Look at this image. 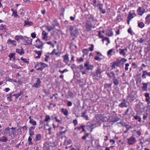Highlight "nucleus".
I'll use <instances>...</instances> for the list:
<instances>
[{"mask_svg":"<svg viewBox=\"0 0 150 150\" xmlns=\"http://www.w3.org/2000/svg\"><path fill=\"white\" fill-rule=\"evenodd\" d=\"M112 51V49H111L108 50L107 52V54L108 55H111V52Z\"/></svg>","mask_w":150,"mask_h":150,"instance_id":"69168bd1","label":"nucleus"},{"mask_svg":"<svg viewBox=\"0 0 150 150\" xmlns=\"http://www.w3.org/2000/svg\"><path fill=\"white\" fill-rule=\"evenodd\" d=\"M96 127V124H91V123L89 122H88L87 124V125L86 127H87L88 128L89 127L90 129H91L92 127H93V128L95 127Z\"/></svg>","mask_w":150,"mask_h":150,"instance_id":"4468645a","label":"nucleus"},{"mask_svg":"<svg viewBox=\"0 0 150 150\" xmlns=\"http://www.w3.org/2000/svg\"><path fill=\"white\" fill-rule=\"evenodd\" d=\"M113 82V83L115 85H117L119 83L118 80L115 79V77L113 78L112 80Z\"/></svg>","mask_w":150,"mask_h":150,"instance_id":"4c0bfd02","label":"nucleus"},{"mask_svg":"<svg viewBox=\"0 0 150 150\" xmlns=\"http://www.w3.org/2000/svg\"><path fill=\"white\" fill-rule=\"evenodd\" d=\"M50 119V117L49 115H46L45 116V122H47Z\"/></svg>","mask_w":150,"mask_h":150,"instance_id":"8fccbe9b","label":"nucleus"},{"mask_svg":"<svg viewBox=\"0 0 150 150\" xmlns=\"http://www.w3.org/2000/svg\"><path fill=\"white\" fill-rule=\"evenodd\" d=\"M113 34V33L112 32V29L111 28L108 30L106 31L105 33V35L109 37L111 36Z\"/></svg>","mask_w":150,"mask_h":150,"instance_id":"ddd939ff","label":"nucleus"},{"mask_svg":"<svg viewBox=\"0 0 150 150\" xmlns=\"http://www.w3.org/2000/svg\"><path fill=\"white\" fill-rule=\"evenodd\" d=\"M32 137H31L30 136L29 137L28 139V145H31L33 144V143L32 142Z\"/></svg>","mask_w":150,"mask_h":150,"instance_id":"c756f323","label":"nucleus"},{"mask_svg":"<svg viewBox=\"0 0 150 150\" xmlns=\"http://www.w3.org/2000/svg\"><path fill=\"white\" fill-rule=\"evenodd\" d=\"M127 143L129 145H132L135 144L136 142V138L133 136H131L127 139Z\"/></svg>","mask_w":150,"mask_h":150,"instance_id":"20e7f679","label":"nucleus"},{"mask_svg":"<svg viewBox=\"0 0 150 150\" xmlns=\"http://www.w3.org/2000/svg\"><path fill=\"white\" fill-rule=\"evenodd\" d=\"M145 97H146V100L147 102L148 103H150V102L149 101L150 99L149 94V93H146L145 94Z\"/></svg>","mask_w":150,"mask_h":150,"instance_id":"412c9836","label":"nucleus"},{"mask_svg":"<svg viewBox=\"0 0 150 150\" xmlns=\"http://www.w3.org/2000/svg\"><path fill=\"white\" fill-rule=\"evenodd\" d=\"M63 57L64 58V62L67 64L69 61L68 54H66Z\"/></svg>","mask_w":150,"mask_h":150,"instance_id":"aec40b11","label":"nucleus"},{"mask_svg":"<svg viewBox=\"0 0 150 150\" xmlns=\"http://www.w3.org/2000/svg\"><path fill=\"white\" fill-rule=\"evenodd\" d=\"M61 111L65 116H67L68 115V111L67 109L62 108L61 110Z\"/></svg>","mask_w":150,"mask_h":150,"instance_id":"4be33fe9","label":"nucleus"},{"mask_svg":"<svg viewBox=\"0 0 150 150\" xmlns=\"http://www.w3.org/2000/svg\"><path fill=\"white\" fill-rule=\"evenodd\" d=\"M127 102L125 99H123L122 102L119 105V107L122 108L123 107H127Z\"/></svg>","mask_w":150,"mask_h":150,"instance_id":"1a4fd4ad","label":"nucleus"},{"mask_svg":"<svg viewBox=\"0 0 150 150\" xmlns=\"http://www.w3.org/2000/svg\"><path fill=\"white\" fill-rule=\"evenodd\" d=\"M88 50L87 49H84L82 50V52L83 53V56L84 57L85 55H87L88 52Z\"/></svg>","mask_w":150,"mask_h":150,"instance_id":"72a5a7b5","label":"nucleus"},{"mask_svg":"<svg viewBox=\"0 0 150 150\" xmlns=\"http://www.w3.org/2000/svg\"><path fill=\"white\" fill-rule=\"evenodd\" d=\"M142 84L143 85V86L142 87V91H146L147 90L148 86L147 83H143Z\"/></svg>","mask_w":150,"mask_h":150,"instance_id":"6ab92c4d","label":"nucleus"},{"mask_svg":"<svg viewBox=\"0 0 150 150\" xmlns=\"http://www.w3.org/2000/svg\"><path fill=\"white\" fill-rule=\"evenodd\" d=\"M122 126L125 127L127 129V131H128L129 129L132 128L131 126L128 125L126 124L125 122H122L120 123Z\"/></svg>","mask_w":150,"mask_h":150,"instance_id":"f3484780","label":"nucleus"},{"mask_svg":"<svg viewBox=\"0 0 150 150\" xmlns=\"http://www.w3.org/2000/svg\"><path fill=\"white\" fill-rule=\"evenodd\" d=\"M8 140V139L5 137L3 136L2 138L0 139V141L5 142Z\"/></svg>","mask_w":150,"mask_h":150,"instance_id":"ea45409f","label":"nucleus"},{"mask_svg":"<svg viewBox=\"0 0 150 150\" xmlns=\"http://www.w3.org/2000/svg\"><path fill=\"white\" fill-rule=\"evenodd\" d=\"M38 67L35 66V67L37 70L42 71L46 66H40V67Z\"/></svg>","mask_w":150,"mask_h":150,"instance_id":"7c9ffc66","label":"nucleus"},{"mask_svg":"<svg viewBox=\"0 0 150 150\" xmlns=\"http://www.w3.org/2000/svg\"><path fill=\"white\" fill-rule=\"evenodd\" d=\"M112 84H108V83H106L104 85V88H109L111 87L112 85Z\"/></svg>","mask_w":150,"mask_h":150,"instance_id":"3c124183","label":"nucleus"},{"mask_svg":"<svg viewBox=\"0 0 150 150\" xmlns=\"http://www.w3.org/2000/svg\"><path fill=\"white\" fill-rule=\"evenodd\" d=\"M92 27V25L91 21H87L85 25V27L86 30L88 32L91 30Z\"/></svg>","mask_w":150,"mask_h":150,"instance_id":"39448f33","label":"nucleus"},{"mask_svg":"<svg viewBox=\"0 0 150 150\" xmlns=\"http://www.w3.org/2000/svg\"><path fill=\"white\" fill-rule=\"evenodd\" d=\"M29 123L32 124L33 126L36 125L37 123L33 119H30V120Z\"/></svg>","mask_w":150,"mask_h":150,"instance_id":"cd10ccee","label":"nucleus"},{"mask_svg":"<svg viewBox=\"0 0 150 150\" xmlns=\"http://www.w3.org/2000/svg\"><path fill=\"white\" fill-rule=\"evenodd\" d=\"M145 21L148 24L150 23V14H148L145 18Z\"/></svg>","mask_w":150,"mask_h":150,"instance_id":"c85d7f7f","label":"nucleus"},{"mask_svg":"<svg viewBox=\"0 0 150 150\" xmlns=\"http://www.w3.org/2000/svg\"><path fill=\"white\" fill-rule=\"evenodd\" d=\"M12 93H11L7 95V99L8 100H9L10 101H11L12 100V99H11L12 97Z\"/></svg>","mask_w":150,"mask_h":150,"instance_id":"37998d69","label":"nucleus"},{"mask_svg":"<svg viewBox=\"0 0 150 150\" xmlns=\"http://www.w3.org/2000/svg\"><path fill=\"white\" fill-rule=\"evenodd\" d=\"M12 16H14V18H17L18 17V18H19V16L17 14V11H13L12 14Z\"/></svg>","mask_w":150,"mask_h":150,"instance_id":"f704fd0d","label":"nucleus"},{"mask_svg":"<svg viewBox=\"0 0 150 150\" xmlns=\"http://www.w3.org/2000/svg\"><path fill=\"white\" fill-rule=\"evenodd\" d=\"M11 129L9 126H7L6 128L3 131L4 134L6 135L9 136V130Z\"/></svg>","mask_w":150,"mask_h":150,"instance_id":"2eb2a0df","label":"nucleus"},{"mask_svg":"<svg viewBox=\"0 0 150 150\" xmlns=\"http://www.w3.org/2000/svg\"><path fill=\"white\" fill-rule=\"evenodd\" d=\"M127 60V59H126L122 58L121 57H119L116 61L113 63L112 66H123Z\"/></svg>","mask_w":150,"mask_h":150,"instance_id":"f257e3e1","label":"nucleus"},{"mask_svg":"<svg viewBox=\"0 0 150 150\" xmlns=\"http://www.w3.org/2000/svg\"><path fill=\"white\" fill-rule=\"evenodd\" d=\"M142 8L141 7L139 6L138 9L137 10V12L139 13H142V10H141Z\"/></svg>","mask_w":150,"mask_h":150,"instance_id":"603ef678","label":"nucleus"},{"mask_svg":"<svg viewBox=\"0 0 150 150\" xmlns=\"http://www.w3.org/2000/svg\"><path fill=\"white\" fill-rule=\"evenodd\" d=\"M91 47H89V50L90 51H92L93 50L94 45L93 44H91Z\"/></svg>","mask_w":150,"mask_h":150,"instance_id":"680f3d73","label":"nucleus"},{"mask_svg":"<svg viewBox=\"0 0 150 150\" xmlns=\"http://www.w3.org/2000/svg\"><path fill=\"white\" fill-rule=\"evenodd\" d=\"M88 135H89L88 133H85V135L82 137V139L83 140L85 139L86 137H88Z\"/></svg>","mask_w":150,"mask_h":150,"instance_id":"6e6d98bb","label":"nucleus"},{"mask_svg":"<svg viewBox=\"0 0 150 150\" xmlns=\"http://www.w3.org/2000/svg\"><path fill=\"white\" fill-rule=\"evenodd\" d=\"M41 139V135L40 134H37L35 138V140L37 141L40 140Z\"/></svg>","mask_w":150,"mask_h":150,"instance_id":"393cba45","label":"nucleus"},{"mask_svg":"<svg viewBox=\"0 0 150 150\" xmlns=\"http://www.w3.org/2000/svg\"><path fill=\"white\" fill-rule=\"evenodd\" d=\"M77 61L79 62H81L83 61V59L82 57H81L79 59L77 58Z\"/></svg>","mask_w":150,"mask_h":150,"instance_id":"e2e57ef3","label":"nucleus"},{"mask_svg":"<svg viewBox=\"0 0 150 150\" xmlns=\"http://www.w3.org/2000/svg\"><path fill=\"white\" fill-rule=\"evenodd\" d=\"M98 35L100 38H101L103 37L104 35L101 33V31H99L98 33Z\"/></svg>","mask_w":150,"mask_h":150,"instance_id":"4d7b16f0","label":"nucleus"},{"mask_svg":"<svg viewBox=\"0 0 150 150\" xmlns=\"http://www.w3.org/2000/svg\"><path fill=\"white\" fill-rule=\"evenodd\" d=\"M143 74L142 76V77L143 78L145 79L146 77L145 75H147L148 76H150V72H148L146 71H143Z\"/></svg>","mask_w":150,"mask_h":150,"instance_id":"dca6fc26","label":"nucleus"},{"mask_svg":"<svg viewBox=\"0 0 150 150\" xmlns=\"http://www.w3.org/2000/svg\"><path fill=\"white\" fill-rule=\"evenodd\" d=\"M15 53H11L9 54L8 56L9 57L10 59H11L12 58H13V59H15Z\"/></svg>","mask_w":150,"mask_h":150,"instance_id":"c9c22d12","label":"nucleus"},{"mask_svg":"<svg viewBox=\"0 0 150 150\" xmlns=\"http://www.w3.org/2000/svg\"><path fill=\"white\" fill-rule=\"evenodd\" d=\"M106 74H107V76H108L110 78H115V74L113 72H111L110 74L108 73H106Z\"/></svg>","mask_w":150,"mask_h":150,"instance_id":"5701e85b","label":"nucleus"},{"mask_svg":"<svg viewBox=\"0 0 150 150\" xmlns=\"http://www.w3.org/2000/svg\"><path fill=\"white\" fill-rule=\"evenodd\" d=\"M7 43L11 46H15L16 45V41L14 40H12L10 39L8 40Z\"/></svg>","mask_w":150,"mask_h":150,"instance_id":"9b49d317","label":"nucleus"},{"mask_svg":"<svg viewBox=\"0 0 150 150\" xmlns=\"http://www.w3.org/2000/svg\"><path fill=\"white\" fill-rule=\"evenodd\" d=\"M68 71V70L67 69H65L63 71H61L60 70H59V72H60L61 74H63L65 72L67 71Z\"/></svg>","mask_w":150,"mask_h":150,"instance_id":"0e129e2a","label":"nucleus"},{"mask_svg":"<svg viewBox=\"0 0 150 150\" xmlns=\"http://www.w3.org/2000/svg\"><path fill=\"white\" fill-rule=\"evenodd\" d=\"M34 52L38 54V55L41 56V52L40 51H37V50H35Z\"/></svg>","mask_w":150,"mask_h":150,"instance_id":"052dcab7","label":"nucleus"},{"mask_svg":"<svg viewBox=\"0 0 150 150\" xmlns=\"http://www.w3.org/2000/svg\"><path fill=\"white\" fill-rule=\"evenodd\" d=\"M89 20H91V21L96 22L97 21V20L94 19V17L93 15H91L88 18Z\"/></svg>","mask_w":150,"mask_h":150,"instance_id":"e433bc0d","label":"nucleus"},{"mask_svg":"<svg viewBox=\"0 0 150 150\" xmlns=\"http://www.w3.org/2000/svg\"><path fill=\"white\" fill-rule=\"evenodd\" d=\"M44 45V44H42V45H37V44L35 45V46L36 47H37L38 48H42L43 46Z\"/></svg>","mask_w":150,"mask_h":150,"instance_id":"bf43d9fd","label":"nucleus"},{"mask_svg":"<svg viewBox=\"0 0 150 150\" xmlns=\"http://www.w3.org/2000/svg\"><path fill=\"white\" fill-rule=\"evenodd\" d=\"M37 79V80L36 83L33 86V87L36 88H38L40 87V84L41 83V81L39 78H38Z\"/></svg>","mask_w":150,"mask_h":150,"instance_id":"f8f14e48","label":"nucleus"},{"mask_svg":"<svg viewBox=\"0 0 150 150\" xmlns=\"http://www.w3.org/2000/svg\"><path fill=\"white\" fill-rule=\"evenodd\" d=\"M97 119L96 122L98 124L100 123V121L103 122H105L108 120L107 118L102 115H99L98 116L96 117Z\"/></svg>","mask_w":150,"mask_h":150,"instance_id":"f03ea898","label":"nucleus"},{"mask_svg":"<svg viewBox=\"0 0 150 150\" xmlns=\"http://www.w3.org/2000/svg\"><path fill=\"white\" fill-rule=\"evenodd\" d=\"M134 118L135 120H138V121L139 122H140L141 121V118L137 115L135 116L134 117Z\"/></svg>","mask_w":150,"mask_h":150,"instance_id":"a18cd8bd","label":"nucleus"},{"mask_svg":"<svg viewBox=\"0 0 150 150\" xmlns=\"http://www.w3.org/2000/svg\"><path fill=\"white\" fill-rule=\"evenodd\" d=\"M42 34L45 36H48L47 35L48 33H46L45 31H43L42 33Z\"/></svg>","mask_w":150,"mask_h":150,"instance_id":"774afa93","label":"nucleus"},{"mask_svg":"<svg viewBox=\"0 0 150 150\" xmlns=\"http://www.w3.org/2000/svg\"><path fill=\"white\" fill-rule=\"evenodd\" d=\"M24 37L21 35L19 36L16 35L15 36V39L18 41L19 40L21 39L23 40Z\"/></svg>","mask_w":150,"mask_h":150,"instance_id":"b1692460","label":"nucleus"},{"mask_svg":"<svg viewBox=\"0 0 150 150\" xmlns=\"http://www.w3.org/2000/svg\"><path fill=\"white\" fill-rule=\"evenodd\" d=\"M123 16H121L120 15L117 16L116 18V20L118 22H120V21L123 20Z\"/></svg>","mask_w":150,"mask_h":150,"instance_id":"a878e982","label":"nucleus"},{"mask_svg":"<svg viewBox=\"0 0 150 150\" xmlns=\"http://www.w3.org/2000/svg\"><path fill=\"white\" fill-rule=\"evenodd\" d=\"M23 42L26 43V44H24L25 45H31L32 42V39L24 37L23 40Z\"/></svg>","mask_w":150,"mask_h":150,"instance_id":"0eeeda50","label":"nucleus"},{"mask_svg":"<svg viewBox=\"0 0 150 150\" xmlns=\"http://www.w3.org/2000/svg\"><path fill=\"white\" fill-rule=\"evenodd\" d=\"M145 26V24L143 22H141L138 23V26L140 28H143Z\"/></svg>","mask_w":150,"mask_h":150,"instance_id":"473e14b6","label":"nucleus"},{"mask_svg":"<svg viewBox=\"0 0 150 150\" xmlns=\"http://www.w3.org/2000/svg\"><path fill=\"white\" fill-rule=\"evenodd\" d=\"M71 142V141L70 139L69 140L67 141V140H65L64 142V144L65 145H68L70 144Z\"/></svg>","mask_w":150,"mask_h":150,"instance_id":"de8ad7c7","label":"nucleus"},{"mask_svg":"<svg viewBox=\"0 0 150 150\" xmlns=\"http://www.w3.org/2000/svg\"><path fill=\"white\" fill-rule=\"evenodd\" d=\"M119 50L120 51V53L121 55H122L123 56H125L126 55V53L124 52V50L120 49Z\"/></svg>","mask_w":150,"mask_h":150,"instance_id":"58836bf2","label":"nucleus"},{"mask_svg":"<svg viewBox=\"0 0 150 150\" xmlns=\"http://www.w3.org/2000/svg\"><path fill=\"white\" fill-rule=\"evenodd\" d=\"M133 14L131 13L130 12H129V15L127 17V19L131 20V19L132 18L134 17L133 16Z\"/></svg>","mask_w":150,"mask_h":150,"instance_id":"49530a36","label":"nucleus"},{"mask_svg":"<svg viewBox=\"0 0 150 150\" xmlns=\"http://www.w3.org/2000/svg\"><path fill=\"white\" fill-rule=\"evenodd\" d=\"M94 59L96 60L100 61L101 60V58H100L98 56H96L95 57Z\"/></svg>","mask_w":150,"mask_h":150,"instance_id":"338daca9","label":"nucleus"},{"mask_svg":"<svg viewBox=\"0 0 150 150\" xmlns=\"http://www.w3.org/2000/svg\"><path fill=\"white\" fill-rule=\"evenodd\" d=\"M16 52L20 55H22L24 53V50L22 47H21V50L20 49H17L16 50Z\"/></svg>","mask_w":150,"mask_h":150,"instance_id":"a211bd4d","label":"nucleus"},{"mask_svg":"<svg viewBox=\"0 0 150 150\" xmlns=\"http://www.w3.org/2000/svg\"><path fill=\"white\" fill-rule=\"evenodd\" d=\"M69 30L70 32V38L72 40H74L75 38V29L73 26L70 25L69 27Z\"/></svg>","mask_w":150,"mask_h":150,"instance_id":"7ed1b4c3","label":"nucleus"},{"mask_svg":"<svg viewBox=\"0 0 150 150\" xmlns=\"http://www.w3.org/2000/svg\"><path fill=\"white\" fill-rule=\"evenodd\" d=\"M93 6H94L95 7L97 6V4H96V3H97V1L96 0H93Z\"/></svg>","mask_w":150,"mask_h":150,"instance_id":"864d4df0","label":"nucleus"},{"mask_svg":"<svg viewBox=\"0 0 150 150\" xmlns=\"http://www.w3.org/2000/svg\"><path fill=\"white\" fill-rule=\"evenodd\" d=\"M83 68L87 72L88 70H92L93 69V66H84Z\"/></svg>","mask_w":150,"mask_h":150,"instance_id":"bb28decb","label":"nucleus"},{"mask_svg":"<svg viewBox=\"0 0 150 150\" xmlns=\"http://www.w3.org/2000/svg\"><path fill=\"white\" fill-rule=\"evenodd\" d=\"M101 72L100 71V69H98L96 71V74H92L93 76H97V77L96 78L97 79H99L101 76Z\"/></svg>","mask_w":150,"mask_h":150,"instance_id":"9d476101","label":"nucleus"},{"mask_svg":"<svg viewBox=\"0 0 150 150\" xmlns=\"http://www.w3.org/2000/svg\"><path fill=\"white\" fill-rule=\"evenodd\" d=\"M86 112H83L82 113L81 116L83 118H84L86 120H88L89 119L87 115H86Z\"/></svg>","mask_w":150,"mask_h":150,"instance_id":"2f4dec72","label":"nucleus"},{"mask_svg":"<svg viewBox=\"0 0 150 150\" xmlns=\"http://www.w3.org/2000/svg\"><path fill=\"white\" fill-rule=\"evenodd\" d=\"M23 95V93L22 91H21L20 93H18L17 94H16V99L18 98L21 95Z\"/></svg>","mask_w":150,"mask_h":150,"instance_id":"79ce46f5","label":"nucleus"},{"mask_svg":"<svg viewBox=\"0 0 150 150\" xmlns=\"http://www.w3.org/2000/svg\"><path fill=\"white\" fill-rule=\"evenodd\" d=\"M103 4L100 3H98L97 4V7L102 14H104L106 13L105 10L103 8Z\"/></svg>","mask_w":150,"mask_h":150,"instance_id":"423d86ee","label":"nucleus"},{"mask_svg":"<svg viewBox=\"0 0 150 150\" xmlns=\"http://www.w3.org/2000/svg\"><path fill=\"white\" fill-rule=\"evenodd\" d=\"M20 11L21 12L20 14L23 16L24 15L25 12H24V10L23 9L21 8L20 10Z\"/></svg>","mask_w":150,"mask_h":150,"instance_id":"5fc2aeb1","label":"nucleus"},{"mask_svg":"<svg viewBox=\"0 0 150 150\" xmlns=\"http://www.w3.org/2000/svg\"><path fill=\"white\" fill-rule=\"evenodd\" d=\"M54 27H52L51 26H48L47 27V28L49 32L54 29Z\"/></svg>","mask_w":150,"mask_h":150,"instance_id":"09e8293b","label":"nucleus"},{"mask_svg":"<svg viewBox=\"0 0 150 150\" xmlns=\"http://www.w3.org/2000/svg\"><path fill=\"white\" fill-rule=\"evenodd\" d=\"M11 133H10L9 134V136H10L12 138H14L15 137L16 134V127H12L11 128Z\"/></svg>","mask_w":150,"mask_h":150,"instance_id":"6e6552de","label":"nucleus"},{"mask_svg":"<svg viewBox=\"0 0 150 150\" xmlns=\"http://www.w3.org/2000/svg\"><path fill=\"white\" fill-rule=\"evenodd\" d=\"M144 40V39H143L142 38H140L139 40H138V42L140 43H142L143 42Z\"/></svg>","mask_w":150,"mask_h":150,"instance_id":"13d9d810","label":"nucleus"},{"mask_svg":"<svg viewBox=\"0 0 150 150\" xmlns=\"http://www.w3.org/2000/svg\"><path fill=\"white\" fill-rule=\"evenodd\" d=\"M35 126H32L29 128V132H33L34 131V129H35Z\"/></svg>","mask_w":150,"mask_h":150,"instance_id":"c03bdc74","label":"nucleus"},{"mask_svg":"<svg viewBox=\"0 0 150 150\" xmlns=\"http://www.w3.org/2000/svg\"><path fill=\"white\" fill-rule=\"evenodd\" d=\"M33 24L32 22H27L26 21H24V26L26 25H30Z\"/></svg>","mask_w":150,"mask_h":150,"instance_id":"a19ab883","label":"nucleus"}]
</instances>
